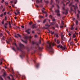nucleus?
Wrapping results in <instances>:
<instances>
[{"instance_id": "nucleus-1", "label": "nucleus", "mask_w": 80, "mask_h": 80, "mask_svg": "<svg viewBox=\"0 0 80 80\" xmlns=\"http://www.w3.org/2000/svg\"><path fill=\"white\" fill-rule=\"evenodd\" d=\"M47 43H48V44L47 45V47L48 48H52V46H54L55 45L54 43H52L51 42H48Z\"/></svg>"}, {"instance_id": "nucleus-2", "label": "nucleus", "mask_w": 80, "mask_h": 80, "mask_svg": "<svg viewBox=\"0 0 80 80\" xmlns=\"http://www.w3.org/2000/svg\"><path fill=\"white\" fill-rule=\"evenodd\" d=\"M60 48L63 50H64L67 49V48H66V47H65V46H64L63 47L62 46V45H59L57 46V48Z\"/></svg>"}, {"instance_id": "nucleus-3", "label": "nucleus", "mask_w": 80, "mask_h": 80, "mask_svg": "<svg viewBox=\"0 0 80 80\" xmlns=\"http://www.w3.org/2000/svg\"><path fill=\"white\" fill-rule=\"evenodd\" d=\"M55 12L57 13V15L58 16H60V14L59 13H60V11L59 10H57Z\"/></svg>"}, {"instance_id": "nucleus-4", "label": "nucleus", "mask_w": 80, "mask_h": 80, "mask_svg": "<svg viewBox=\"0 0 80 80\" xmlns=\"http://www.w3.org/2000/svg\"><path fill=\"white\" fill-rule=\"evenodd\" d=\"M62 39L63 41H66V39L64 37V36L63 35L62 36Z\"/></svg>"}, {"instance_id": "nucleus-5", "label": "nucleus", "mask_w": 80, "mask_h": 80, "mask_svg": "<svg viewBox=\"0 0 80 80\" xmlns=\"http://www.w3.org/2000/svg\"><path fill=\"white\" fill-rule=\"evenodd\" d=\"M29 30H30V29H28V30H26L25 32H26V33H27L28 34H30V32H29Z\"/></svg>"}, {"instance_id": "nucleus-6", "label": "nucleus", "mask_w": 80, "mask_h": 80, "mask_svg": "<svg viewBox=\"0 0 80 80\" xmlns=\"http://www.w3.org/2000/svg\"><path fill=\"white\" fill-rule=\"evenodd\" d=\"M8 25V24L7 23H6L4 25V27L5 28H7V25Z\"/></svg>"}, {"instance_id": "nucleus-7", "label": "nucleus", "mask_w": 80, "mask_h": 80, "mask_svg": "<svg viewBox=\"0 0 80 80\" xmlns=\"http://www.w3.org/2000/svg\"><path fill=\"white\" fill-rule=\"evenodd\" d=\"M55 22L51 23L50 24V25L49 26V27L51 26V25H54V24H55Z\"/></svg>"}, {"instance_id": "nucleus-8", "label": "nucleus", "mask_w": 80, "mask_h": 80, "mask_svg": "<svg viewBox=\"0 0 80 80\" xmlns=\"http://www.w3.org/2000/svg\"><path fill=\"white\" fill-rule=\"evenodd\" d=\"M55 37H56L57 38H58V34H56L55 35Z\"/></svg>"}, {"instance_id": "nucleus-9", "label": "nucleus", "mask_w": 80, "mask_h": 80, "mask_svg": "<svg viewBox=\"0 0 80 80\" xmlns=\"http://www.w3.org/2000/svg\"><path fill=\"white\" fill-rule=\"evenodd\" d=\"M70 45H73V42L72 41L71 42H70Z\"/></svg>"}, {"instance_id": "nucleus-10", "label": "nucleus", "mask_w": 80, "mask_h": 80, "mask_svg": "<svg viewBox=\"0 0 80 80\" xmlns=\"http://www.w3.org/2000/svg\"><path fill=\"white\" fill-rule=\"evenodd\" d=\"M72 6L73 7H74L75 9H76V8H78V7H77V6L76 5V7H75V5H72Z\"/></svg>"}, {"instance_id": "nucleus-11", "label": "nucleus", "mask_w": 80, "mask_h": 80, "mask_svg": "<svg viewBox=\"0 0 80 80\" xmlns=\"http://www.w3.org/2000/svg\"><path fill=\"white\" fill-rule=\"evenodd\" d=\"M32 28H35V24H34V25H32Z\"/></svg>"}, {"instance_id": "nucleus-12", "label": "nucleus", "mask_w": 80, "mask_h": 80, "mask_svg": "<svg viewBox=\"0 0 80 80\" xmlns=\"http://www.w3.org/2000/svg\"><path fill=\"white\" fill-rule=\"evenodd\" d=\"M2 40H5V37L3 36L2 38Z\"/></svg>"}, {"instance_id": "nucleus-13", "label": "nucleus", "mask_w": 80, "mask_h": 80, "mask_svg": "<svg viewBox=\"0 0 80 80\" xmlns=\"http://www.w3.org/2000/svg\"><path fill=\"white\" fill-rule=\"evenodd\" d=\"M76 37V36H75V33H74L73 35V38H75Z\"/></svg>"}, {"instance_id": "nucleus-14", "label": "nucleus", "mask_w": 80, "mask_h": 80, "mask_svg": "<svg viewBox=\"0 0 80 80\" xmlns=\"http://www.w3.org/2000/svg\"><path fill=\"white\" fill-rule=\"evenodd\" d=\"M36 3H40V1H39V0H36Z\"/></svg>"}, {"instance_id": "nucleus-15", "label": "nucleus", "mask_w": 80, "mask_h": 80, "mask_svg": "<svg viewBox=\"0 0 80 80\" xmlns=\"http://www.w3.org/2000/svg\"><path fill=\"white\" fill-rule=\"evenodd\" d=\"M14 2H15V3H14V5H15V4H16V3H17V0H14Z\"/></svg>"}, {"instance_id": "nucleus-16", "label": "nucleus", "mask_w": 80, "mask_h": 80, "mask_svg": "<svg viewBox=\"0 0 80 80\" xmlns=\"http://www.w3.org/2000/svg\"><path fill=\"white\" fill-rule=\"evenodd\" d=\"M5 4L7 6L8 5V2H5Z\"/></svg>"}, {"instance_id": "nucleus-17", "label": "nucleus", "mask_w": 80, "mask_h": 80, "mask_svg": "<svg viewBox=\"0 0 80 80\" xmlns=\"http://www.w3.org/2000/svg\"><path fill=\"white\" fill-rule=\"evenodd\" d=\"M60 43V41L58 40L57 41V43H58V44L59 43Z\"/></svg>"}, {"instance_id": "nucleus-18", "label": "nucleus", "mask_w": 80, "mask_h": 80, "mask_svg": "<svg viewBox=\"0 0 80 80\" xmlns=\"http://www.w3.org/2000/svg\"><path fill=\"white\" fill-rule=\"evenodd\" d=\"M77 17L78 18H79V14H77Z\"/></svg>"}, {"instance_id": "nucleus-19", "label": "nucleus", "mask_w": 80, "mask_h": 80, "mask_svg": "<svg viewBox=\"0 0 80 80\" xmlns=\"http://www.w3.org/2000/svg\"><path fill=\"white\" fill-rule=\"evenodd\" d=\"M3 14H1L0 15V17H3Z\"/></svg>"}, {"instance_id": "nucleus-20", "label": "nucleus", "mask_w": 80, "mask_h": 80, "mask_svg": "<svg viewBox=\"0 0 80 80\" xmlns=\"http://www.w3.org/2000/svg\"><path fill=\"white\" fill-rule=\"evenodd\" d=\"M3 36V34H2V33H0V37H2Z\"/></svg>"}, {"instance_id": "nucleus-21", "label": "nucleus", "mask_w": 80, "mask_h": 80, "mask_svg": "<svg viewBox=\"0 0 80 80\" xmlns=\"http://www.w3.org/2000/svg\"><path fill=\"white\" fill-rule=\"evenodd\" d=\"M75 22L76 25H78V21H76Z\"/></svg>"}, {"instance_id": "nucleus-22", "label": "nucleus", "mask_w": 80, "mask_h": 80, "mask_svg": "<svg viewBox=\"0 0 80 80\" xmlns=\"http://www.w3.org/2000/svg\"><path fill=\"white\" fill-rule=\"evenodd\" d=\"M17 12L18 14H20V12H19V11L17 10Z\"/></svg>"}, {"instance_id": "nucleus-23", "label": "nucleus", "mask_w": 80, "mask_h": 80, "mask_svg": "<svg viewBox=\"0 0 80 80\" xmlns=\"http://www.w3.org/2000/svg\"><path fill=\"white\" fill-rule=\"evenodd\" d=\"M5 8H4L2 10V12H3L4 11H5Z\"/></svg>"}, {"instance_id": "nucleus-24", "label": "nucleus", "mask_w": 80, "mask_h": 80, "mask_svg": "<svg viewBox=\"0 0 80 80\" xmlns=\"http://www.w3.org/2000/svg\"><path fill=\"white\" fill-rule=\"evenodd\" d=\"M73 29H74V28H73V27H72L71 28V29L72 30H73Z\"/></svg>"}, {"instance_id": "nucleus-25", "label": "nucleus", "mask_w": 80, "mask_h": 80, "mask_svg": "<svg viewBox=\"0 0 80 80\" xmlns=\"http://www.w3.org/2000/svg\"><path fill=\"white\" fill-rule=\"evenodd\" d=\"M3 7V6L1 5V9H2Z\"/></svg>"}, {"instance_id": "nucleus-26", "label": "nucleus", "mask_w": 80, "mask_h": 80, "mask_svg": "<svg viewBox=\"0 0 80 80\" xmlns=\"http://www.w3.org/2000/svg\"><path fill=\"white\" fill-rule=\"evenodd\" d=\"M63 25H61L60 26V28H63Z\"/></svg>"}, {"instance_id": "nucleus-27", "label": "nucleus", "mask_w": 80, "mask_h": 80, "mask_svg": "<svg viewBox=\"0 0 80 80\" xmlns=\"http://www.w3.org/2000/svg\"><path fill=\"white\" fill-rule=\"evenodd\" d=\"M61 25H63V21H62V23L61 24Z\"/></svg>"}, {"instance_id": "nucleus-28", "label": "nucleus", "mask_w": 80, "mask_h": 80, "mask_svg": "<svg viewBox=\"0 0 80 80\" xmlns=\"http://www.w3.org/2000/svg\"><path fill=\"white\" fill-rule=\"evenodd\" d=\"M74 40H75V41L76 42H77V40H78L77 39V38H75V39H74Z\"/></svg>"}, {"instance_id": "nucleus-29", "label": "nucleus", "mask_w": 80, "mask_h": 80, "mask_svg": "<svg viewBox=\"0 0 80 80\" xmlns=\"http://www.w3.org/2000/svg\"><path fill=\"white\" fill-rule=\"evenodd\" d=\"M2 61L1 60V62L0 63V65H2Z\"/></svg>"}, {"instance_id": "nucleus-30", "label": "nucleus", "mask_w": 80, "mask_h": 80, "mask_svg": "<svg viewBox=\"0 0 80 80\" xmlns=\"http://www.w3.org/2000/svg\"><path fill=\"white\" fill-rule=\"evenodd\" d=\"M4 19L6 21L7 20V17H6V16L5 17Z\"/></svg>"}, {"instance_id": "nucleus-31", "label": "nucleus", "mask_w": 80, "mask_h": 80, "mask_svg": "<svg viewBox=\"0 0 80 80\" xmlns=\"http://www.w3.org/2000/svg\"><path fill=\"white\" fill-rule=\"evenodd\" d=\"M37 35H35V36H34V37L35 38H37Z\"/></svg>"}, {"instance_id": "nucleus-32", "label": "nucleus", "mask_w": 80, "mask_h": 80, "mask_svg": "<svg viewBox=\"0 0 80 80\" xmlns=\"http://www.w3.org/2000/svg\"><path fill=\"white\" fill-rule=\"evenodd\" d=\"M6 32H7V33H8V34H9V33H10V32H9V31H6Z\"/></svg>"}, {"instance_id": "nucleus-33", "label": "nucleus", "mask_w": 80, "mask_h": 80, "mask_svg": "<svg viewBox=\"0 0 80 80\" xmlns=\"http://www.w3.org/2000/svg\"><path fill=\"white\" fill-rule=\"evenodd\" d=\"M46 22V20H44L43 21V23H45V22Z\"/></svg>"}, {"instance_id": "nucleus-34", "label": "nucleus", "mask_w": 80, "mask_h": 80, "mask_svg": "<svg viewBox=\"0 0 80 80\" xmlns=\"http://www.w3.org/2000/svg\"><path fill=\"white\" fill-rule=\"evenodd\" d=\"M14 37L16 38H18V37H17V36L16 35H15Z\"/></svg>"}, {"instance_id": "nucleus-35", "label": "nucleus", "mask_w": 80, "mask_h": 80, "mask_svg": "<svg viewBox=\"0 0 80 80\" xmlns=\"http://www.w3.org/2000/svg\"><path fill=\"white\" fill-rule=\"evenodd\" d=\"M9 26H11V24H10V21L9 22Z\"/></svg>"}, {"instance_id": "nucleus-36", "label": "nucleus", "mask_w": 80, "mask_h": 80, "mask_svg": "<svg viewBox=\"0 0 80 80\" xmlns=\"http://www.w3.org/2000/svg\"><path fill=\"white\" fill-rule=\"evenodd\" d=\"M22 28H24V26H21Z\"/></svg>"}, {"instance_id": "nucleus-37", "label": "nucleus", "mask_w": 80, "mask_h": 80, "mask_svg": "<svg viewBox=\"0 0 80 80\" xmlns=\"http://www.w3.org/2000/svg\"><path fill=\"white\" fill-rule=\"evenodd\" d=\"M75 30H78V28H75Z\"/></svg>"}, {"instance_id": "nucleus-38", "label": "nucleus", "mask_w": 80, "mask_h": 80, "mask_svg": "<svg viewBox=\"0 0 80 80\" xmlns=\"http://www.w3.org/2000/svg\"><path fill=\"white\" fill-rule=\"evenodd\" d=\"M44 13L45 14V15L47 14V12H44Z\"/></svg>"}, {"instance_id": "nucleus-39", "label": "nucleus", "mask_w": 80, "mask_h": 80, "mask_svg": "<svg viewBox=\"0 0 80 80\" xmlns=\"http://www.w3.org/2000/svg\"><path fill=\"white\" fill-rule=\"evenodd\" d=\"M55 33V32H52V33H51V34H52V35H53V33Z\"/></svg>"}, {"instance_id": "nucleus-40", "label": "nucleus", "mask_w": 80, "mask_h": 80, "mask_svg": "<svg viewBox=\"0 0 80 80\" xmlns=\"http://www.w3.org/2000/svg\"><path fill=\"white\" fill-rule=\"evenodd\" d=\"M6 12H4V15H6Z\"/></svg>"}, {"instance_id": "nucleus-41", "label": "nucleus", "mask_w": 80, "mask_h": 80, "mask_svg": "<svg viewBox=\"0 0 80 80\" xmlns=\"http://www.w3.org/2000/svg\"><path fill=\"white\" fill-rule=\"evenodd\" d=\"M13 1H11V3H13Z\"/></svg>"}, {"instance_id": "nucleus-42", "label": "nucleus", "mask_w": 80, "mask_h": 80, "mask_svg": "<svg viewBox=\"0 0 80 80\" xmlns=\"http://www.w3.org/2000/svg\"><path fill=\"white\" fill-rule=\"evenodd\" d=\"M40 22L41 21L39 20H38V22Z\"/></svg>"}, {"instance_id": "nucleus-43", "label": "nucleus", "mask_w": 80, "mask_h": 80, "mask_svg": "<svg viewBox=\"0 0 80 80\" xmlns=\"http://www.w3.org/2000/svg\"><path fill=\"white\" fill-rule=\"evenodd\" d=\"M32 22H30L29 23V25H32Z\"/></svg>"}, {"instance_id": "nucleus-44", "label": "nucleus", "mask_w": 80, "mask_h": 80, "mask_svg": "<svg viewBox=\"0 0 80 80\" xmlns=\"http://www.w3.org/2000/svg\"><path fill=\"white\" fill-rule=\"evenodd\" d=\"M2 24H4V22L2 21Z\"/></svg>"}, {"instance_id": "nucleus-45", "label": "nucleus", "mask_w": 80, "mask_h": 80, "mask_svg": "<svg viewBox=\"0 0 80 80\" xmlns=\"http://www.w3.org/2000/svg\"><path fill=\"white\" fill-rule=\"evenodd\" d=\"M3 2H4V0H2V3H3Z\"/></svg>"}, {"instance_id": "nucleus-46", "label": "nucleus", "mask_w": 80, "mask_h": 80, "mask_svg": "<svg viewBox=\"0 0 80 80\" xmlns=\"http://www.w3.org/2000/svg\"><path fill=\"white\" fill-rule=\"evenodd\" d=\"M73 20H75V18H74L73 19H72Z\"/></svg>"}, {"instance_id": "nucleus-47", "label": "nucleus", "mask_w": 80, "mask_h": 80, "mask_svg": "<svg viewBox=\"0 0 80 80\" xmlns=\"http://www.w3.org/2000/svg\"><path fill=\"white\" fill-rule=\"evenodd\" d=\"M52 21H55V19H52Z\"/></svg>"}, {"instance_id": "nucleus-48", "label": "nucleus", "mask_w": 80, "mask_h": 80, "mask_svg": "<svg viewBox=\"0 0 80 80\" xmlns=\"http://www.w3.org/2000/svg\"><path fill=\"white\" fill-rule=\"evenodd\" d=\"M18 35V36H19V37H21V36H20V34H17Z\"/></svg>"}, {"instance_id": "nucleus-49", "label": "nucleus", "mask_w": 80, "mask_h": 80, "mask_svg": "<svg viewBox=\"0 0 80 80\" xmlns=\"http://www.w3.org/2000/svg\"><path fill=\"white\" fill-rule=\"evenodd\" d=\"M17 17H14V18H15V20H16V19H17Z\"/></svg>"}, {"instance_id": "nucleus-50", "label": "nucleus", "mask_w": 80, "mask_h": 80, "mask_svg": "<svg viewBox=\"0 0 80 80\" xmlns=\"http://www.w3.org/2000/svg\"><path fill=\"white\" fill-rule=\"evenodd\" d=\"M3 75H6V73H4Z\"/></svg>"}, {"instance_id": "nucleus-51", "label": "nucleus", "mask_w": 80, "mask_h": 80, "mask_svg": "<svg viewBox=\"0 0 80 80\" xmlns=\"http://www.w3.org/2000/svg\"><path fill=\"white\" fill-rule=\"evenodd\" d=\"M69 36H71V34H70V33H69Z\"/></svg>"}, {"instance_id": "nucleus-52", "label": "nucleus", "mask_w": 80, "mask_h": 80, "mask_svg": "<svg viewBox=\"0 0 80 80\" xmlns=\"http://www.w3.org/2000/svg\"><path fill=\"white\" fill-rule=\"evenodd\" d=\"M75 1L76 2H78V0H75Z\"/></svg>"}, {"instance_id": "nucleus-53", "label": "nucleus", "mask_w": 80, "mask_h": 80, "mask_svg": "<svg viewBox=\"0 0 80 80\" xmlns=\"http://www.w3.org/2000/svg\"><path fill=\"white\" fill-rule=\"evenodd\" d=\"M12 7H15V5H12Z\"/></svg>"}, {"instance_id": "nucleus-54", "label": "nucleus", "mask_w": 80, "mask_h": 80, "mask_svg": "<svg viewBox=\"0 0 80 80\" xmlns=\"http://www.w3.org/2000/svg\"><path fill=\"white\" fill-rule=\"evenodd\" d=\"M50 33H52V31H49Z\"/></svg>"}, {"instance_id": "nucleus-55", "label": "nucleus", "mask_w": 80, "mask_h": 80, "mask_svg": "<svg viewBox=\"0 0 80 80\" xmlns=\"http://www.w3.org/2000/svg\"><path fill=\"white\" fill-rule=\"evenodd\" d=\"M78 13H80V11L78 10Z\"/></svg>"}, {"instance_id": "nucleus-56", "label": "nucleus", "mask_w": 80, "mask_h": 80, "mask_svg": "<svg viewBox=\"0 0 80 80\" xmlns=\"http://www.w3.org/2000/svg\"><path fill=\"white\" fill-rule=\"evenodd\" d=\"M12 49L13 50H15V48H12Z\"/></svg>"}, {"instance_id": "nucleus-57", "label": "nucleus", "mask_w": 80, "mask_h": 80, "mask_svg": "<svg viewBox=\"0 0 80 80\" xmlns=\"http://www.w3.org/2000/svg\"><path fill=\"white\" fill-rule=\"evenodd\" d=\"M45 15H46L45 17H47V16H48L47 14H46Z\"/></svg>"}, {"instance_id": "nucleus-58", "label": "nucleus", "mask_w": 80, "mask_h": 80, "mask_svg": "<svg viewBox=\"0 0 80 80\" xmlns=\"http://www.w3.org/2000/svg\"><path fill=\"white\" fill-rule=\"evenodd\" d=\"M6 43H8V41H6Z\"/></svg>"}, {"instance_id": "nucleus-59", "label": "nucleus", "mask_w": 80, "mask_h": 80, "mask_svg": "<svg viewBox=\"0 0 80 80\" xmlns=\"http://www.w3.org/2000/svg\"><path fill=\"white\" fill-rule=\"evenodd\" d=\"M29 38H32V37H31V36H30Z\"/></svg>"}, {"instance_id": "nucleus-60", "label": "nucleus", "mask_w": 80, "mask_h": 80, "mask_svg": "<svg viewBox=\"0 0 80 80\" xmlns=\"http://www.w3.org/2000/svg\"><path fill=\"white\" fill-rule=\"evenodd\" d=\"M32 32V33H34L35 32H34V31H33Z\"/></svg>"}, {"instance_id": "nucleus-61", "label": "nucleus", "mask_w": 80, "mask_h": 80, "mask_svg": "<svg viewBox=\"0 0 80 80\" xmlns=\"http://www.w3.org/2000/svg\"><path fill=\"white\" fill-rule=\"evenodd\" d=\"M14 44L16 46H17V44H16V43H14Z\"/></svg>"}, {"instance_id": "nucleus-62", "label": "nucleus", "mask_w": 80, "mask_h": 80, "mask_svg": "<svg viewBox=\"0 0 80 80\" xmlns=\"http://www.w3.org/2000/svg\"><path fill=\"white\" fill-rule=\"evenodd\" d=\"M49 17L50 18V17H52V15H50L49 16Z\"/></svg>"}, {"instance_id": "nucleus-63", "label": "nucleus", "mask_w": 80, "mask_h": 80, "mask_svg": "<svg viewBox=\"0 0 80 80\" xmlns=\"http://www.w3.org/2000/svg\"><path fill=\"white\" fill-rule=\"evenodd\" d=\"M15 15H17V13H16V12H15Z\"/></svg>"}, {"instance_id": "nucleus-64", "label": "nucleus", "mask_w": 80, "mask_h": 80, "mask_svg": "<svg viewBox=\"0 0 80 80\" xmlns=\"http://www.w3.org/2000/svg\"><path fill=\"white\" fill-rule=\"evenodd\" d=\"M5 68H7V67H5Z\"/></svg>"}]
</instances>
